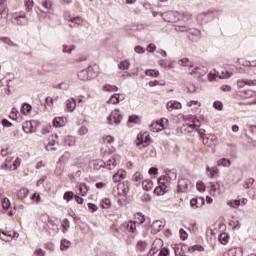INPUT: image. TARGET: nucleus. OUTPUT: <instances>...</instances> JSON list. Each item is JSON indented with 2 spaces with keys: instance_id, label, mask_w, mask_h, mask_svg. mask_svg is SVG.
<instances>
[{
  "instance_id": "34",
  "label": "nucleus",
  "mask_w": 256,
  "mask_h": 256,
  "mask_svg": "<svg viewBox=\"0 0 256 256\" xmlns=\"http://www.w3.org/2000/svg\"><path fill=\"white\" fill-rule=\"evenodd\" d=\"M219 241L222 245H227V243H229V234L221 233L219 235Z\"/></svg>"
},
{
  "instance_id": "37",
  "label": "nucleus",
  "mask_w": 256,
  "mask_h": 256,
  "mask_svg": "<svg viewBox=\"0 0 256 256\" xmlns=\"http://www.w3.org/2000/svg\"><path fill=\"white\" fill-rule=\"evenodd\" d=\"M206 171L209 174V177L211 178L215 177L217 173H219V169H217V167H212V168L207 167Z\"/></svg>"
},
{
  "instance_id": "6",
  "label": "nucleus",
  "mask_w": 256,
  "mask_h": 256,
  "mask_svg": "<svg viewBox=\"0 0 256 256\" xmlns=\"http://www.w3.org/2000/svg\"><path fill=\"white\" fill-rule=\"evenodd\" d=\"M161 17L167 23H175L179 21V13L175 11H168L161 14Z\"/></svg>"
},
{
  "instance_id": "41",
  "label": "nucleus",
  "mask_w": 256,
  "mask_h": 256,
  "mask_svg": "<svg viewBox=\"0 0 256 256\" xmlns=\"http://www.w3.org/2000/svg\"><path fill=\"white\" fill-rule=\"evenodd\" d=\"M238 65H242L243 67H251L252 62H249V60L245 58H239L238 60Z\"/></svg>"
},
{
  "instance_id": "47",
  "label": "nucleus",
  "mask_w": 256,
  "mask_h": 256,
  "mask_svg": "<svg viewBox=\"0 0 256 256\" xmlns=\"http://www.w3.org/2000/svg\"><path fill=\"white\" fill-rule=\"evenodd\" d=\"M2 207L5 211H7L9 207H11V201H9V198H3Z\"/></svg>"
},
{
  "instance_id": "39",
  "label": "nucleus",
  "mask_w": 256,
  "mask_h": 256,
  "mask_svg": "<svg viewBox=\"0 0 256 256\" xmlns=\"http://www.w3.org/2000/svg\"><path fill=\"white\" fill-rule=\"evenodd\" d=\"M136 248L139 251H145L147 249V242L143 241V240H139L137 242Z\"/></svg>"
},
{
  "instance_id": "36",
  "label": "nucleus",
  "mask_w": 256,
  "mask_h": 256,
  "mask_svg": "<svg viewBox=\"0 0 256 256\" xmlns=\"http://www.w3.org/2000/svg\"><path fill=\"white\" fill-rule=\"evenodd\" d=\"M159 64L161 67H164V69H172L173 68V64L169 60H165V59L160 60Z\"/></svg>"
},
{
  "instance_id": "22",
  "label": "nucleus",
  "mask_w": 256,
  "mask_h": 256,
  "mask_svg": "<svg viewBox=\"0 0 256 256\" xmlns=\"http://www.w3.org/2000/svg\"><path fill=\"white\" fill-rule=\"evenodd\" d=\"M0 239L5 242L13 240V233L10 231H0Z\"/></svg>"
},
{
  "instance_id": "63",
  "label": "nucleus",
  "mask_w": 256,
  "mask_h": 256,
  "mask_svg": "<svg viewBox=\"0 0 256 256\" xmlns=\"http://www.w3.org/2000/svg\"><path fill=\"white\" fill-rule=\"evenodd\" d=\"M32 201L35 203H41V195H39V193H34L32 195Z\"/></svg>"
},
{
  "instance_id": "62",
  "label": "nucleus",
  "mask_w": 256,
  "mask_h": 256,
  "mask_svg": "<svg viewBox=\"0 0 256 256\" xmlns=\"http://www.w3.org/2000/svg\"><path fill=\"white\" fill-rule=\"evenodd\" d=\"M244 95L247 98H251V97H255L256 92L253 90H246V91H244Z\"/></svg>"
},
{
  "instance_id": "27",
  "label": "nucleus",
  "mask_w": 256,
  "mask_h": 256,
  "mask_svg": "<svg viewBox=\"0 0 256 256\" xmlns=\"http://www.w3.org/2000/svg\"><path fill=\"white\" fill-rule=\"evenodd\" d=\"M174 253L175 256H187L185 255V252L183 251V246L181 244L174 245Z\"/></svg>"
},
{
  "instance_id": "18",
  "label": "nucleus",
  "mask_w": 256,
  "mask_h": 256,
  "mask_svg": "<svg viewBox=\"0 0 256 256\" xmlns=\"http://www.w3.org/2000/svg\"><path fill=\"white\" fill-rule=\"evenodd\" d=\"M153 233H159L163 227H165V222L163 220H156L151 225Z\"/></svg>"
},
{
  "instance_id": "30",
  "label": "nucleus",
  "mask_w": 256,
  "mask_h": 256,
  "mask_svg": "<svg viewBox=\"0 0 256 256\" xmlns=\"http://www.w3.org/2000/svg\"><path fill=\"white\" fill-rule=\"evenodd\" d=\"M142 188L144 189V191H151V189H153V181L143 180L142 181Z\"/></svg>"
},
{
  "instance_id": "46",
  "label": "nucleus",
  "mask_w": 256,
  "mask_h": 256,
  "mask_svg": "<svg viewBox=\"0 0 256 256\" xmlns=\"http://www.w3.org/2000/svg\"><path fill=\"white\" fill-rule=\"evenodd\" d=\"M145 75H147V77H159V71H157V70H146Z\"/></svg>"
},
{
  "instance_id": "3",
  "label": "nucleus",
  "mask_w": 256,
  "mask_h": 256,
  "mask_svg": "<svg viewBox=\"0 0 256 256\" xmlns=\"http://www.w3.org/2000/svg\"><path fill=\"white\" fill-rule=\"evenodd\" d=\"M193 187V184H191V181L187 179H179L178 180V193H189Z\"/></svg>"
},
{
  "instance_id": "19",
  "label": "nucleus",
  "mask_w": 256,
  "mask_h": 256,
  "mask_svg": "<svg viewBox=\"0 0 256 256\" xmlns=\"http://www.w3.org/2000/svg\"><path fill=\"white\" fill-rule=\"evenodd\" d=\"M125 177H127V172L124 170H119L116 174L113 175L112 181H114V183H119L120 181H123Z\"/></svg>"
},
{
  "instance_id": "25",
  "label": "nucleus",
  "mask_w": 256,
  "mask_h": 256,
  "mask_svg": "<svg viewBox=\"0 0 256 256\" xmlns=\"http://www.w3.org/2000/svg\"><path fill=\"white\" fill-rule=\"evenodd\" d=\"M206 71L203 70L201 67H198V66H193L191 68V72H190V75H198V76H201V75H205Z\"/></svg>"
},
{
  "instance_id": "7",
  "label": "nucleus",
  "mask_w": 256,
  "mask_h": 256,
  "mask_svg": "<svg viewBox=\"0 0 256 256\" xmlns=\"http://www.w3.org/2000/svg\"><path fill=\"white\" fill-rule=\"evenodd\" d=\"M175 179H177V172L169 170L166 175L161 176L158 179V183H166V185H169V183H171V181H175Z\"/></svg>"
},
{
  "instance_id": "8",
  "label": "nucleus",
  "mask_w": 256,
  "mask_h": 256,
  "mask_svg": "<svg viewBox=\"0 0 256 256\" xmlns=\"http://www.w3.org/2000/svg\"><path fill=\"white\" fill-rule=\"evenodd\" d=\"M150 141H151V137L149 136L148 132L140 133L137 136L136 145H138V147H141V145L143 147H147Z\"/></svg>"
},
{
  "instance_id": "29",
  "label": "nucleus",
  "mask_w": 256,
  "mask_h": 256,
  "mask_svg": "<svg viewBox=\"0 0 256 256\" xmlns=\"http://www.w3.org/2000/svg\"><path fill=\"white\" fill-rule=\"evenodd\" d=\"M103 90L106 91L107 93H115L119 91V88L115 85L106 84L103 86Z\"/></svg>"
},
{
  "instance_id": "31",
  "label": "nucleus",
  "mask_w": 256,
  "mask_h": 256,
  "mask_svg": "<svg viewBox=\"0 0 256 256\" xmlns=\"http://www.w3.org/2000/svg\"><path fill=\"white\" fill-rule=\"evenodd\" d=\"M178 65H181L182 67H190L192 69L193 63L189 61L188 58H182L178 61Z\"/></svg>"
},
{
  "instance_id": "1",
  "label": "nucleus",
  "mask_w": 256,
  "mask_h": 256,
  "mask_svg": "<svg viewBox=\"0 0 256 256\" xmlns=\"http://www.w3.org/2000/svg\"><path fill=\"white\" fill-rule=\"evenodd\" d=\"M183 119L186 121L181 128L183 133H193L194 131H197L199 127H201V122L199 119H196L195 116H183Z\"/></svg>"
},
{
  "instance_id": "60",
  "label": "nucleus",
  "mask_w": 256,
  "mask_h": 256,
  "mask_svg": "<svg viewBox=\"0 0 256 256\" xmlns=\"http://www.w3.org/2000/svg\"><path fill=\"white\" fill-rule=\"evenodd\" d=\"M175 31L183 33L184 31H189V27L187 26H181V25H176L174 26Z\"/></svg>"
},
{
  "instance_id": "52",
  "label": "nucleus",
  "mask_w": 256,
  "mask_h": 256,
  "mask_svg": "<svg viewBox=\"0 0 256 256\" xmlns=\"http://www.w3.org/2000/svg\"><path fill=\"white\" fill-rule=\"evenodd\" d=\"M74 196L75 194L72 191H68L64 193V199L65 201H67V203H69V201H71V199H73Z\"/></svg>"
},
{
  "instance_id": "13",
  "label": "nucleus",
  "mask_w": 256,
  "mask_h": 256,
  "mask_svg": "<svg viewBox=\"0 0 256 256\" xmlns=\"http://www.w3.org/2000/svg\"><path fill=\"white\" fill-rule=\"evenodd\" d=\"M205 205V198L195 197L190 200V207L193 209H201Z\"/></svg>"
},
{
  "instance_id": "12",
  "label": "nucleus",
  "mask_w": 256,
  "mask_h": 256,
  "mask_svg": "<svg viewBox=\"0 0 256 256\" xmlns=\"http://www.w3.org/2000/svg\"><path fill=\"white\" fill-rule=\"evenodd\" d=\"M122 231H129V233H135L137 231V223L135 221L125 222L121 225Z\"/></svg>"
},
{
  "instance_id": "2",
  "label": "nucleus",
  "mask_w": 256,
  "mask_h": 256,
  "mask_svg": "<svg viewBox=\"0 0 256 256\" xmlns=\"http://www.w3.org/2000/svg\"><path fill=\"white\" fill-rule=\"evenodd\" d=\"M0 27H5L9 22V7H7V0H0Z\"/></svg>"
},
{
  "instance_id": "9",
  "label": "nucleus",
  "mask_w": 256,
  "mask_h": 256,
  "mask_svg": "<svg viewBox=\"0 0 256 256\" xmlns=\"http://www.w3.org/2000/svg\"><path fill=\"white\" fill-rule=\"evenodd\" d=\"M12 23H14V25H27V16L25 15V13L13 14Z\"/></svg>"
},
{
  "instance_id": "57",
  "label": "nucleus",
  "mask_w": 256,
  "mask_h": 256,
  "mask_svg": "<svg viewBox=\"0 0 256 256\" xmlns=\"http://www.w3.org/2000/svg\"><path fill=\"white\" fill-rule=\"evenodd\" d=\"M65 143L69 147H75V137L69 136L68 139L65 141Z\"/></svg>"
},
{
  "instance_id": "51",
  "label": "nucleus",
  "mask_w": 256,
  "mask_h": 256,
  "mask_svg": "<svg viewBox=\"0 0 256 256\" xmlns=\"http://www.w3.org/2000/svg\"><path fill=\"white\" fill-rule=\"evenodd\" d=\"M217 191H219V183H216V184L211 183V186H210L211 195H215Z\"/></svg>"
},
{
  "instance_id": "42",
  "label": "nucleus",
  "mask_w": 256,
  "mask_h": 256,
  "mask_svg": "<svg viewBox=\"0 0 256 256\" xmlns=\"http://www.w3.org/2000/svg\"><path fill=\"white\" fill-rule=\"evenodd\" d=\"M79 191L81 195L85 196L89 192V187H87V184L82 183L79 185Z\"/></svg>"
},
{
  "instance_id": "26",
  "label": "nucleus",
  "mask_w": 256,
  "mask_h": 256,
  "mask_svg": "<svg viewBox=\"0 0 256 256\" xmlns=\"http://www.w3.org/2000/svg\"><path fill=\"white\" fill-rule=\"evenodd\" d=\"M75 49H77V46H75V45L64 44L62 46V52L63 53H68V55H71L73 53V51H75Z\"/></svg>"
},
{
  "instance_id": "61",
  "label": "nucleus",
  "mask_w": 256,
  "mask_h": 256,
  "mask_svg": "<svg viewBox=\"0 0 256 256\" xmlns=\"http://www.w3.org/2000/svg\"><path fill=\"white\" fill-rule=\"evenodd\" d=\"M214 109H217L218 111H223V103L220 101H215L213 104Z\"/></svg>"
},
{
  "instance_id": "32",
  "label": "nucleus",
  "mask_w": 256,
  "mask_h": 256,
  "mask_svg": "<svg viewBox=\"0 0 256 256\" xmlns=\"http://www.w3.org/2000/svg\"><path fill=\"white\" fill-rule=\"evenodd\" d=\"M218 167H231V161L227 158H222L217 161Z\"/></svg>"
},
{
  "instance_id": "11",
  "label": "nucleus",
  "mask_w": 256,
  "mask_h": 256,
  "mask_svg": "<svg viewBox=\"0 0 256 256\" xmlns=\"http://www.w3.org/2000/svg\"><path fill=\"white\" fill-rule=\"evenodd\" d=\"M118 195L119 197H124L127 199V195H129V182H123L118 184Z\"/></svg>"
},
{
  "instance_id": "50",
  "label": "nucleus",
  "mask_w": 256,
  "mask_h": 256,
  "mask_svg": "<svg viewBox=\"0 0 256 256\" xmlns=\"http://www.w3.org/2000/svg\"><path fill=\"white\" fill-rule=\"evenodd\" d=\"M26 10L27 11H33V7L35 5V2L33 0H25Z\"/></svg>"
},
{
  "instance_id": "56",
  "label": "nucleus",
  "mask_w": 256,
  "mask_h": 256,
  "mask_svg": "<svg viewBox=\"0 0 256 256\" xmlns=\"http://www.w3.org/2000/svg\"><path fill=\"white\" fill-rule=\"evenodd\" d=\"M229 225L232 227V229H240L241 224L239 223L238 220H231L229 222Z\"/></svg>"
},
{
  "instance_id": "48",
  "label": "nucleus",
  "mask_w": 256,
  "mask_h": 256,
  "mask_svg": "<svg viewBox=\"0 0 256 256\" xmlns=\"http://www.w3.org/2000/svg\"><path fill=\"white\" fill-rule=\"evenodd\" d=\"M101 207L102 209H109V207H111V200L107 198L103 199L101 202Z\"/></svg>"
},
{
  "instance_id": "38",
  "label": "nucleus",
  "mask_w": 256,
  "mask_h": 256,
  "mask_svg": "<svg viewBox=\"0 0 256 256\" xmlns=\"http://www.w3.org/2000/svg\"><path fill=\"white\" fill-rule=\"evenodd\" d=\"M254 183H255V179L248 178L245 180L243 187H244V189H251V187H253Z\"/></svg>"
},
{
  "instance_id": "59",
  "label": "nucleus",
  "mask_w": 256,
  "mask_h": 256,
  "mask_svg": "<svg viewBox=\"0 0 256 256\" xmlns=\"http://www.w3.org/2000/svg\"><path fill=\"white\" fill-rule=\"evenodd\" d=\"M70 85L67 82H62L58 85L57 89H61L62 91H68Z\"/></svg>"
},
{
  "instance_id": "21",
  "label": "nucleus",
  "mask_w": 256,
  "mask_h": 256,
  "mask_svg": "<svg viewBox=\"0 0 256 256\" xmlns=\"http://www.w3.org/2000/svg\"><path fill=\"white\" fill-rule=\"evenodd\" d=\"M155 195H165L167 193V183H159V186L154 189Z\"/></svg>"
},
{
  "instance_id": "16",
  "label": "nucleus",
  "mask_w": 256,
  "mask_h": 256,
  "mask_svg": "<svg viewBox=\"0 0 256 256\" xmlns=\"http://www.w3.org/2000/svg\"><path fill=\"white\" fill-rule=\"evenodd\" d=\"M223 256H243V248L241 247L230 248L227 252L223 254Z\"/></svg>"
},
{
  "instance_id": "33",
  "label": "nucleus",
  "mask_w": 256,
  "mask_h": 256,
  "mask_svg": "<svg viewBox=\"0 0 256 256\" xmlns=\"http://www.w3.org/2000/svg\"><path fill=\"white\" fill-rule=\"evenodd\" d=\"M32 109H33V107L30 104L24 103L21 108V113H23V115H29V113H31Z\"/></svg>"
},
{
  "instance_id": "54",
  "label": "nucleus",
  "mask_w": 256,
  "mask_h": 256,
  "mask_svg": "<svg viewBox=\"0 0 256 256\" xmlns=\"http://www.w3.org/2000/svg\"><path fill=\"white\" fill-rule=\"evenodd\" d=\"M52 6H53V4L51 3V0H43L42 1V7H44V9H47V11H49Z\"/></svg>"
},
{
  "instance_id": "4",
  "label": "nucleus",
  "mask_w": 256,
  "mask_h": 256,
  "mask_svg": "<svg viewBox=\"0 0 256 256\" xmlns=\"http://www.w3.org/2000/svg\"><path fill=\"white\" fill-rule=\"evenodd\" d=\"M122 119L123 115H121L119 109H116L115 111L111 112V114L107 118V121L109 125H119Z\"/></svg>"
},
{
  "instance_id": "45",
  "label": "nucleus",
  "mask_w": 256,
  "mask_h": 256,
  "mask_svg": "<svg viewBox=\"0 0 256 256\" xmlns=\"http://www.w3.org/2000/svg\"><path fill=\"white\" fill-rule=\"evenodd\" d=\"M71 245V242L69 240H62L60 244L61 251H67V248Z\"/></svg>"
},
{
  "instance_id": "44",
  "label": "nucleus",
  "mask_w": 256,
  "mask_h": 256,
  "mask_svg": "<svg viewBox=\"0 0 256 256\" xmlns=\"http://www.w3.org/2000/svg\"><path fill=\"white\" fill-rule=\"evenodd\" d=\"M27 195H29V189H27V188H22L18 192V197L20 199H25V197H27Z\"/></svg>"
},
{
  "instance_id": "20",
  "label": "nucleus",
  "mask_w": 256,
  "mask_h": 256,
  "mask_svg": "<svg viewBox=\"0 0 256 256\" xmlns=\"http://www.w3.org/2000/svg\"><path fill=\"white\" fill-rule=\"evenodd\" d=\"M76 107H77V101L74 98H70L66 100V109L69 113H73Z\"/></svg>"
},
{
  "instance_id": "58",
  "label": "nucleus",
  "mask_w": 256,
  "mask_h": 256,
  "mask_svg": "<svg viewBox=\"0 0 256 256\" xmlns=\"http://www.w3.org/2000/svg\"><path fill=\"white\" fill-rule=\"evenodd\" d=\"M19 114V110L17 108H12V111L10 113V119H13L14 121H17V115Z\"/></svg>"
},
{
  "instance_id": "49",
  "label": "nucleus",
  "mask_w": 256,
  "mask_h": 256,
  "mask_svg": "<svg viewBox=\"0 0 256 256\" xmlns=\"http://www.w3.org/2000/svg\"><path fill=\"white\" fill-rule=\"evenodd\" d=\"M132 181H135V183L143 181V175H141L139 172H136L132 177Z\"/></svg>"
},
{
  "instance_id": "35",
  "label": "nucleus",
  "mask_w": 256,
  "mask_h": 256,
  "mask_svg": "<svg viewBox=\"0 0 256 256\" xmlns=\"http://www.w3.org/2000/svg\"><path fill=\"white\" fill-rule=\"evenodd\" d=\"M81 21H83L81 19V17H73L69 19V27H75V25H80ZM74 24V25H73Z\"/></svg>"
},
{
  "instance_id": "17",
  "label": "nucleus",
  "mask_w": 256,
  "mask_h": 256,
  "mask_svg": "<svg viewBox=\"0 0 256 256\" xmlns=\"http://www.w3.org/2000/svg\"><path fill=\"white\" fill-rule=\"evenodd\" d=\"M182 105L181 102L177 101V100H170L167 102V109L168 111H175V110H179L182 109Z\"/></svg>"
},
{
  "instance_id": "24",
  "label": "nucleus",
  "mask_w": 256,
  "mask_h": 256,
  "mask_svg": "<svg viewBox=\"0 0 256 256\" xmlns=\"http://www.w3.org/2000/svg\"><path fill=\"white\" fill-rule=\"evenodd\" d=\"M33 123V121H26L23 124L22 129L24 133H33Z\"/></svg>"
},
{
  "instance_id": "43",
  "label": "nucleus",
  "mask_w": 256,
  "mask_h": 256,
  "mask_svg": "<svg viewBox=\"0 0 256 256\" xmlns=\"http://www.w3.org/2000/svg\"><path fill=\"white\" fill-rule=\"evenodd\" d=\"M117 161H118V158H112V159H109L107 161V167L108 169H113V167H117Z\"/></svg>"
},
{
  "instance_id": "55",
  "label": "nucleus",
  "mask_w": 256,
  "mask_h": 256,
  "mask_svg": "<svg viewBox=\"0 0 256 256\" xmlns=\"http://www.w3.org/2000/svg\"><path fill=\"white\" fill-rule=\"evenodd\" d=\"M77 133L78 135H87V133H89V128H87V126H81Z\"/></svg>"
},
{
  "instance_id": "5",
  "label": "nucleus",
  "mask_w": 256,
  "mask_h": 256,
  "mask_svg": "<svg viewBox=\"0 0 256 256\" xmlns=\"http://www.w3.org/2000/svg\"><path fill=\"white\" fill-rule=\"evenodd\" d=\"M93 77H95V74L93 73V68L91 67L78 72V79H80V81H91Z\"/></svg>"
},
{
  "instance_id": "64",
  "label": "nucleus",
  "mask_w": 256,
  "mask_h": 256,
  "mask_svg": "<svg viewBox=\"0 0 256 256\" xmlns=\"http://www.w3.org/2000/svg\"><path fill=\"white\" fill-rule=\"evenodd\" d=\"M159 255L168 256V255H169V248H165V247L162 248V249L160 250Z\"/></svg>"
},
{
  "instance_id": "40",
  "label": "nucleus",
  "mask_w": 256,
  "mask_h": 256,
  "mask_svg": "<svg viewBox=\"0 0 256 256\" xmlns=\"http://www.w3.org/2000/svg\"><path fill=\"white\" fill-rule=\"evenodd\" d=\"M130 65L131 64L129 63V61L124 60L119 63L118 67H119V69H121V71H127V69H129Z\"/></svg>"
},
{
  "instance_id": "23",
  "label": "nucleus",
  "mask_w": 256,
  "mask_h": 256,
  "mask_svg": "<svg viewBox=\"0 0 256 256\" xmlns=\"http://www.w3.org/2000/svg\"><path fill=\"white\" fill-rule=\"evenodd\" d=\"M66 121H67V118H65V117H56L53 120V125H54V127H64Z\"/></svg>"
},
{
  "instance_id": "14",
  "label": "nucleus",
  "mask_w": 256,
  "mask_h": 256,
  "mask_svg": "<svg viewBox=\"0 0 256 256\" xmlns=\"http://www.w3.org/2000/svg\"><path fill=\"white\" fill-rule=\"evenodd\" d=\"M121 101H125V94L117 93L113 94L109 100L108 103L111 105H118V103H121Z\"/></svg>"
},
{
  "instance_id": "53",
  "label": "nucleus",
  "mask_w": 256,
  "mask_h": 256,
  "mask_svg": "<svg viewBox=\"0 0 256 256\" xmlns=\"http://www.w3.org/2000/svg\"><path fill=\"white\" fill-rule=\"evenodd\" d=\"M229 207H232L233 209H237L241 205V200H233L228 202Z\"/></svg>"
},
{
  "instance_id": "28",
  "label": "nucleus",
  "mask_w": 256,
  "mask_h": 256,
  "mask_svg": "<svg viewBox=\"0 0 256 256\" xmlns=\"http://www.w3.org/2000/svg\"><path fill=\"white\" fill-rule=\"evenodd\" d=\"M150 131H152L153 133L163 131V125L159 124V122H154L150 125Z\"/></svg>"
},
{
  "instance_id": "15",
  "label": "nucleus",
  "mask_w": 256,
  "mask_h": 256,
  "mask_svg": "<svg viewBox=\"0 0 256 256\" xmlns=\"http://www.w3.org/2000/svg\"><path fill=\"white\" fill-rule=\"evenodd\" d=\"M204 145H207V147H213L215 145V142L217 141V136L214 134H206L203 138Z\"/></svg>"
},
{
  "instance_id": "10",
  "label": "nucleus",
  "mask_w": 256,
  "mask_h": 256,
  "mask_svg": "<svg viewBox=\"0 0 256 256\" xmlns=\"http://www.w3.org/2000/svg\"><path fill=\"white\" fill-rule=\"evenodd\" d=\"M9 163H11V159H6V163L1 166V169H4L5 171H15V169L21 165V159L17 158L12 166Z\"/></svg>"
}]
</instances>
